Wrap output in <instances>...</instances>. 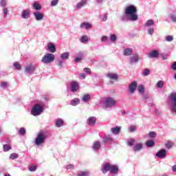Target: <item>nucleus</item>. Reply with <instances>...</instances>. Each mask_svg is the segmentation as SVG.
I'll return each instance as SVG.
<instances>
[{
  "mask_svg": "<svg viewBox=\"0 0 176 176\" xmlns=\"http://www.w3.org/2000/svg\"><path fill=\"white\" fill-rule=\"evenodd\" d=\"M124 13L127 21H138V10L135 6H128L126 7L124 9Z\"/></svg>",
  "mask_w": 176,
  "mask_h": 176,
  "instance_id": "nucleus-1",
  "label": "nucleus"
},
{
  "mask_svg": "<svg viewBox=\"0 0 176 176\" xmlns=\"http://www.w3.org/2000/svg\"><path fill=\"white\" fill-rule=\"evenodd\" d=\"M45 107V102H43L42 101L37 102V104L34 105L31 110L32 115L33 116H40V115L43 113Z\"/></svg>",
  "mask_w": 176,
  "mask_h": 176,
  "instance_id": "nucleus-2",
  "label": "nucleus"
},
{
  "mask_svg": "<svg viewBox=\"0 0 176 176\" xmlns=\"http://www.w3.org/2000/svg\"><path fill=\"white\" fill-rule=\"evenodd\" d=\"M108 170H109L110 173L118 175L119 172V166L118 165H111V164L107 162L102 166V172L103 173H107Z\"/></svg>",
  "mask_w": 176,
  "mask_h": 176,
  "instance_id": "nucleus-3",
  "label": "nucleus"
},
{
  "mask_svg": "<svg viewBox=\"0 0 176 176\" xmlns=\"http://www.w3.org/2000/svg\"><path fill=\"white\" fill-rule=\"evenodd\" d=\"M46 138L47 135L45 132H38L34 140L35 144H36V146H41V144L45 143Z\"/></svg>",
  "mask_w": 176,
  "mask_h": 176,
  "instance_id": "nucleus-4",
  "label": "nucleus"
},
{
  "mask_svg": "<svg viewBox=\"0 0 176 176\" xmlns=\"http://www.w3.org/2000/svg\"><path fill=\"white\" fill-rule=\"evenodd\" d=\"M55 60V54H52V53H45L44 56H43L41 61L43 64H51Z\"/></svg>",
  "mask_w": 176,
  "mask_h": 176,
  "instance_id": "nucleus-5",
  "label": "nucleus"
},
{
  "mask_svg": "<svg viewBox=\"0 0 176 176\" xmlns=\"http://www.w3.org/2000/svg\"><path fill=\"white\" fill-rule=\"evenodd\" d=\"M117 101L113 97H107L103 104L106 108H113L116 107Z\"/></svg>",
  "mask_w": 176,
  "mask_h": 176,
  "instance_id": "nucleus-6",
  "label": "nucleus"
},
{
  "mask_svg": "<svg viewBox=\"0 0 176 176\" xmlns=\"http://www.w3.org/2000/svg\"><path fill=\"white\" fill-rule=\"evenodd\" d=\"M169 100L170 101L171 111L176 113V93H171L169 96Z\"/></svg>",
  "mask_w": 176,
  "mask_h": 176,
  "instance_id": "nucleus-7",
  "label": "nucleus"
},
{
  "mask_svg": "<svg viewBox=\"0 0 176 176\" xmlns=\"http://www.w3.org/2000/svg\"><path fill=\"white\" fill-rule=\"evenodd\" d=\"M80 89L79 83L76 81L70 82V91L72 93H76Z\"/></svg>",
  "mask_w": 176,
  "mask_h": 176,
  "instance_id": "nucleus-8",
  "label": "nucleus"
},
{
  "mask_svg": "<svg viewBox=\"0 0 176 176\" xmlns=\"http://www.w3.org/2000/svg\"><path fill=\"white\" fill-rule=\"evenodd\" d=\"M166 154L167 150H166V148H162L161 150H159L157 153H156L155 155L159 158H165V157H166Z\"/></svg>",
  "mask_w": 176,
  "mask_h": 176,
  "instance_id": "nucleus-9",
  "label": "nucleus"
},
{
  "mask_svg": "<svg viewBox=\"0 0 176 176\" xmlns=\"http://www.w3.org/2000/svg\"><path fill=\"white\" fill-rule=\"evenodd\" d=\"M34 17L36 21H43L44 19V15L43 12H40V11L33 12Z\"/></svg>",
  "mask_w": 176,
  "mask_h": 176,
  "instance_id": "nucleus-10",
  "label": "nucleus"
},
{
  "mask_svg": "<svg viewBox=\"0 0 176 176\" xmlns=\"http://www.w3.org/2000/svg\"><path fill=\"white\" fill-rule=\"evenodd\" d=\"M36 71L35 65H33V64H30L29 65H27L25 69V74H32Z\"/></svg>",
  "mask_w": 176,
  "mask_h": 176,
  "instance_id": "nucleus-11",
  "label": "nucleus"
},
{
  "mask_svg": "<svg viewBox=\"0 0 176 176\" xmlns=\"http://www.w3.org/2000/svg\"><path fill=\"white\" fill-rule=\"evenodd\" d=\"M138 82L133 81L129 86V93L133 94L135 93V89H137Z\"/></svg>",
  "mask_w": 176,
  "mask_h": 176,
  "instance_id": "nucleus-12",
  "label": "nucleus"
},
{
  "mask_svg": "<svg viewBox=\"0 0 176 176\" xmlns=\"http://www.w3.org/2000/svg\"><path fill=\"white\" fill-rule=\"evenodd\" d=\"M96 122V118L95 116H91V118H88L87 123L88 126H95Z\"/></svg>",
  "mask_w": 176,
  "mask_h": 176,
  "instance_id": "nucleus-13",
  "label": "nucleus"
},
{
  "mask_svg": "<svg viewBox=\"0 0 176 176\" xmlns=\"http://www.w3.org/2000/svg\"><path fill=\"white\" fill-rule=\"evenodd\" d=\"M31 12L30 10H23L21 13V17L23 19H29Z\"/></svg>",
  "mask_w": 176,
  "mask_h": 176,
  "instance_id": "nucleus-14",
  "label": "nucleus"
},
{
  "mask_svg": "<svg viewBox=\"0 0 176 176\" xmlns=\"http://www.w3.org/2000/svg\"><path fill=\"white\" fill-rule=\"evenodd\" d=\"M48 50L50 52L51 54H54V53L56 52V48L54 43L52 42L48 43Z\"/></svg>",
  "mask_w": 176,
  "mask_h": 176,
  "instance_id": "nucleus-15",
  "label": "nucleus"
},
{
  "mask_svg": "<svg viewBox=\"0 0 176 176\" xmlns=\"http://www.w3.org/2000/svg\"><path fill=\"white\" fill-rule=\"evenodd\" d=\"M133 50L131 47H125L123 50L124 56H131L133 54Z\"/></svg>",
  "mask_w": 176,
  "mask_h": 176,
  "instance_id": "nucleus-16",
  "label": "nucleus"
},
{
  "mask_svg": "<svg viewBox=\"0 0 176 176\" xmlns=\"http://www.w3.org/2000/svg\"><path fill=\"white\" fill-rule=\"evenodd\" d=\"M87 3V0H81L79 3H78L76 6V10H80V8H82L84 6H85Z\"/></svg>",
  "mask_w": 176,
  "mask_h": 176,
  "instance_id": "nucleus-17",
  "label": "nucleus"
},
{
  "mask_svg": "<svg viewBox=\"0 0 176 176\" xmlns=\"http://www.w3.org/2000/svg\"><path fill=\"white\" fill-rule=\"evenodd\" d=\"M107 76L111 80H118V75L117 74L109 73Z\"/></svg>",
  "mask_w": 176,
  "mask_h": 176,
  "instance_id": "nucleus-18",
  "label": "nucleus"
},
{
  "mask_svg": "<svg viewBox=\"0 0 176 176\" xmlns=\"http://www.w3.org/2000/svg\"><path fill=\"white\" fill-rule=\"evenodd\" d=\"M143 148V143H136L133 147V151H140Z\"/></svg>",
  "mask_w": 176,
  "mask_h": 176,
  "instance_id": "nucleus-19",
  "label": "nucleus"
},
{
  "mask_svg": "<svg viewBox=\"0 0 176 176\" xmlns=\"http://www.w3.org/2000/svg\"><path fill=\"white\" fill-rule=\"evenodd\" d=\"M138 60H140V57H139L138 54H134L133 56L130 57V63L131 64H133L134 63H138Z\"/></svg>",
  "mask_w": 176,
  "mask_h": 176,
  "instance_id": "nucleus-20",
  "label": "nucleus"
},
{
  "mask_svg": "<svg viewBox=\"0 0 176 176\" xmlns=\"http://www.w3.org/2000/svg\"><path fill=\"white\" fill-rule=\"evenodd\" d=\"M32 7H33V8H34V10H36V12H38V11H41V10H42V7H41V4H39V3H38V1H35L32 4Z\"/></svg>",
  "mask_w": 176,
  "mask_h": 176,
  "instance_id": "nucleus-21",
  "label": "nucleus"
},
{
  "mask_svg": "<svg viewBox=\"0 0 176 176\" xmlns=\"http://www.w3.org/2000/svg\"><path fill=\"white\" fill-rule=\"evenodd\" d=\"M80 102V98H74L73 100H71L70 104L72 105V107H76V105H79Z\"/></svg>",
  "mask_w": 176,
  "mask_h": 176,
  "instance_id": "nucleus-22",
  "label": "nucleus"
},
{
  "mask_svg": "<svg viewBox=\"0 0 176 176\" xmlns=\"http://www.w3.org/2000/svg\"><path fill=\"white\" fill-rule=\"evenodd\" d=\"M113 139L111 135H107V136H104V138H103V142L104 143H110L111 142H113Z\"/></svg>",
  "mask_w": 176,
  "mask_h": 176,
  "instance_id": "nucleus-23",
  "label": "nucleus"
},
{
  "mask_svg": "<svg viewBox=\"0 0 176 176\" xmlns=\"http://www.w3.org/2000/svg\"><path fill=\"white\" fill-rule=\"evenodd\" d=\"M121 126H113V128L111 129V131L112 133H114V135H118L120 132Z\"/></svg>",
  "mask_w": 176,
  "mask_h": 176,
  "instance_id": "nucleus-24",
  "label": "nucleus"
},
{
  "mask_svg": "<svg viewBox=\"0 0 176 176\" xmlns=\"http://www.w3.org/2000/svg\"><path fill=\"white\" fill-rule=\"evenodd\" d=\"M153 25H155V22L153 19H148L144 24V26L148 27V28H151V27H153Z\"/></svg>",
  "mask_w": 176,
  "mask_h": 176,
  "instance_id": "nucleus-25",
  "label": "nucleus"
},
{
  "mask_svg": "<svg viewBox=\"0 0 176 176\" xmlns=\"http://www.w3.org/2000/svg\"><path fill=\"white\" fill-rule=\"evenodd\" d=\"M159 54L160 53L158 50H153L152 52H150V53L148 54V56L151 58H155L158 57Z\"/></svg>",
  "mask_w": 176,
  "mask_h": 176,
  "instance_id": "nucleus-26",
  "label": "nucleus"
},
{
  "mask_svg": "<svg viewBox=\"0 0 176 176\" xmlns=\"http://www.w3.org/2000/svg\"><path fill=\"white\" fill-rule=\"evenodd\" d=\"M100 147H101V144H100V142H98V141L94 142V143L92 146L93 150H95V151L99 150Z\"/></svg>",
  "mask_w": 176,
  "mask_h": 176,
  "instance_id": "nucleus-27",
  "label": "nucleus"
},
{
  "mask_svg": "<svg viewBox=\"0 0 176 176\" xmlns=\"http://www.w3.org/2000/svg\"><path fill=\"white\" fill-rule=\"evenodd\" d=\"M83 56H84V54L82 52H80V53H78V56L76 57V58H75L76 63H79V61L82 60Z\"/></svg>",
  "mask_w": 176,
  "mask_h": 176,
  "instance_id": "nucleus-28",
  "label": "nucleus"
},
{
  "mask_svg": "<svg viewBox=\"0 0 176 176\" xmlns=\"http://www.w3.org/2000/svg\"><path fill=\"white\" fill-rule=\"evenodd\" d=\"M64 121L62 119H58L56 121V127H63Z\"/></svg>",
  "mask_w": 176,
  "mask_h": 176,
  "instance_id": "nucleus-29",
  "label": "nucleus"
},
{
  "mask_svg": "<svg viewBox=\"0 0 176 176\" xmlns=\"http://www.w3.org/2000/svg\"><path fill=\"white\" fill-rule=\"evenodd\" d=\"M69 57V52H65L64 53H62V54H60V58H62V60H67Z\"/></svg>",
  "mask_w": 176,
  "mask_h": 176,
  "instance_id": "nucleus-30",
  "label": "nucleus"
},
{
  "mask_svg": "<svg viewBox=\"0 0 176 176\" xmlns=\"http://www.w3.org/2000/svg\"><path fill=\"white\" fill-rule=\"evenodd\" d=\"M90 98H91L90 94H85L82 98V101L83 102H87V101L90 100Z\"/></svg>",
  "mask_w": 176,
  "mask_h": 176,
  "instance_id": "nucleus-31",
  "label": "nucleus"
},
{
  "mask_svg": "<svg viewBox=\"0 0 176 176\" xmlns=\"http://www.w3.org/2000/svg\"><path fill=\"white\" fill-rule=\"evenodd\" d=\"M88 41L89 38L87 35H82L80 38V42H82V43H86Z\"/></svg>",
  "mask_w": 176,
  "mask_h": 176,
  "instance_id": "nucleus-32",
  "label": "nucleus"
},
{
  "mask_svg": "<svg viewBox=\"0 0 176 176\" xmlns=\"http://www.w3.org/2000/svg\"><path fill=\"white\" fill-rule=\"evenodd\" d=\"M80 27V28H91V25H90V23H87V22H82Z\"/></svg>",
  "mask_w": 176,
  "mask_h": 176,
  "instance_id": "nucleus-33",
  "label": "nucleus"
},
{
  "mask_svg": "<svg viewBox=\"0 0 176 176\" xmlns=\"http://www.w3.org/2000/svg\"><path fill=\"white\" fill-rule=\"evenodd\" d=\"M138 92L140 94H144V91H145V89L143 86V85H140L138 87Z\"/></svg>",
  "mask_w": 176,
  "mask_h": 176,
  "instance_id": "nucleus-34",
  "label": "nucleus"
},
{
  "mask_svg": "<svg viewBox=\"0 0 176 176\" xmlns=\"http://www.w3.org/2000/svg\"><path fill=\"white\" fill-rule=\"evenodd\" d=\"M109 38H110V41L111 42H116V41L118 39V36H117V35H116V34H111Z\"/></svg>",
  "mask_w": 176,
  "mask_h": 176,
  "instance_id": "nucleus-35",
  "label": "nucleus"
},
{
  "mask_svg": "<svg viewBox=\"0 0 176 176\" xmlns=\"http://www.w3.org/2000/svg\"><path fill=\"white\" fill-rule=\"evenodd\" d=\"M19 155L17 153H12L10 155V160H16V158H19Z\"/></svg>",
  "mask_w": 176,
  "mask_h": 176,
  "instance_id": "nucleus-36",
  "label": "nucleus"
},
{
  "mask_svg": "<svg viewBox=\"0 0 176 176\" xmlns=\"http://www.w3.org/2000/svg\"><path fill=\"white\" fill-rule=\"evenodd\" d=\"M154 144H155V142L153 140H148L146 143V145L147 146V147H153Z\"/></svg>",
  "mask_w": 176,
  "mask_h": 176,
  "instance_id": "nucleus-37",
  "label": "nucleus"
},
{
  "mask_svg": "<svg viewBox=\"0 0 176 176\" xmlns=\"http://www.w3.org/2000/svg\"><path fill=\"white\" fill-rule=\"evenodd\" d=\"M150 74H151V71H150V69H148V68H146V69L143 71V72H142V75H143L144 76H148V75H150Z\"/></svg>",
  "mask_w": 176,
  "mask_h": 176,
  "instance_id": "nucleus-38",
  "label": "nucleus"
},
{
  "mask_svg": "<svg viewBox=\"0 0 176 176\" xmlns=\"http://www.w3.org/2000/svg\"><path fill=\"white\" fill-rule=\"evenodd\" d=\"M3 148L4 151H9V150H11L12 147L10 146V144H3Z\"/></svg>",
  "mask_w": 176,
  "mask_h": 176,
  "instance_id": "nucleus-39",
  "label": "nucleus"
},
{
  "mask_svg": "<svg viewBox=\"0 0 176 176\" xmlns=\"http://www.w3.org/2000/svg\"><path fill=\"white\" fill-rule=\"evenodd\" d=\"M14 67L16 69H21V65H20L18 61H15V63H14Z\"/></svg>",
  "mask_w": 176,
  "mask_h": 176,
  "instance_id": "nucleus-40",
  "label": "nucleus"
},
{
  "mask_svg": "<svg viewBox=\"0 0 176 176\" xmlns=\"http://www.w3.org/2000/svg\"><path fill=\"white\" fill-rule=\"evenodd\" d=\"M19 133L20 135H24L26 133V129L25 128H20L19 131Z\"/></svg>",
  "mask_w": 176,
  "mask_h": 176,
  "instance_id": "nucleus-41",
  "label": "nucleus"
},
{
  "mask_svg": "<svg viewBox=\"0 0 176 176\" xmlns=\"http://www.w3.org/2000/svg\"><path fill=\"white\" fill-rule=\"evenodd\" d=\"M36 169H37L36 165H31L29 168V170H30V172H35Z\"/></svg>",
  "mask_w": 176,
  "mask_h": 176,
  "instance_id": "nucleus-42",
  "label": "nucleus"
},
{
  "mask_svg": "<svg viewBox=\"0 0 176 176\" xmlns=\"http://www.w3.org/2000/svg\"><path fill=\"white\" fill-rule=\"evenodd\" d=\"M59 0H52L51 6L56 7L58 4Z\"/></svg>",
  "mask_w": 176,
  "mask_h": 176,
  "instance_id": "nucleus-43",
  "label": "nucleus"
},
{
  "mask_svg": "<svg viewBox=\"0 0 176 176\" xmlns=\"http://www.w3.org/2000/svg\"><path fill=\"white\" fill-rule=\"evenodd\" d=\"M164 82L163 80H159L157 83V87L161 89L162 87H164Z\"/></svg>",
  "mask_w": 176,
  "mask_h": 176,
  "instance_id": "nucleus-44",
  "label": "nucleus"
},
{
  "mask_svg": "<svg viewBox=\"0 0 176 176\" xmlns=\"http://www.w3.org/2000/svg\"><path fill=\"white\" fill-rule=\"evenodd\" d=\"M169 18L170 19V20L172 21H175V23H176V15H175V14H170L169 15Z\"/></svg>",
  "mask_w": 176,
  "mask_h": 176,
  "instance_id": "nucleus-45",
  "label": "nucleus"
},
{
  "mask_svg": "<svg viewBox=\"0 0 176 176\" xmlns=\"http://www.w3.org/2000/svg\"><path fill=\"white\" fill-rule=\"evenodd\" d=\"M135 142V139H129L127 142V144H129V146H133L134 143Z\"/></svg>",
  "mask_w": 176,
  "mask_h": 176,
  "instance_id": "nucleus-46",
  "label": "nucleus"
},
{
  "mask_svg": "<svg viewBox=\"0 0 176 176\" xmlns=\"http://www.w3.org/2000/svg\"><path fill=\"white\" fill-rule=\"evenodd\" d=\"M7 0H0V6L4 8L6 6Z\"/></svg>",
  "mask_w": 176,
  "mask_h": 176,
  "instance_id": "nucleus-47",
  "label": "nucleus"
},
{
  "mask_svg": "<svg viewBox=\"0 0 176 176\" xmlns=\"http://www.w3.org/2000/svg\"><path fill=\"white\" fill-rule=\"evenodd\" d=\"M173 39H174V36H173V35H167L166 36V41H168V42L173 41Z\"/></svg>",
  "mask_w": 176,
  "mask_h": 176,
  "instance_id": "nucleus-48",
  "label": "nucleus"
},
{
  "mask_svg": "<svg viewBox=\"0 0 176 176\" xmlns=\"http://www.w3.org/2000/svg\"><path fill=\"white\" fill-rule=\"evenodd\" d=\"M148 136H150V138H156L157 133H156V132L153 131L148 133Z\"/></svg>",
  "mask_w": 176,
  "mask_h": 176,
  "instance_id": "nucleus-49",
  "label": "nucleus"
},
{
  "mask_svg": "<svg viewBox=\"0 0 176 176\" xmlns=\"http://www.w3.org/2000/svg\"><path fill=\"white\" fill-rule=\"evenodd\" d=\"M78 176H89V172H80L78 173Z\"/></svg>",
  "mask_w": 176,
  "mask_h": 176,
  "instance_id": "nucleus-50",
  "label": "nucleus"
},
{
  "mask_svg": "<svg viewBox=\"0 0 176 176\" xmlns=\"http://www.w3.org/2000/svg\"><path fill=\"white\" fill-rule=\"evenodd\" d=\"M148 34H149L150 35H152V34H154L155 30H154L153 26H151V28H148Z\"/></svg>",
  "mask_w": 176,
  "mask_h": 176,
  "instance_id": "nucleus-51",
  "label": "nucleus"
},
{
  "mask_svg": "<svg viewBox=\"0 0 176 176\" xmlns=\"http://www.w3.org/2000/svg\"><path fill=\"white\" fill-rule=\"evenodd\" d=\"M8 83L7 82H2L1 84H0V87H3V89H6V87H8Z\"/></svg>",
  "mask_w": 176,
  "mask_h": 176,
  "instance_id": "nucleus-52",
  "label": "nucleus"
},
{
  "mask_svg": "<svg viewBox=\"0 0 176 176\" xmlns=\"http://www.w3.org/2000/svg\"><path fill=\"white\" fill-rule=\"evenodd\" d=\"M108 36L107 35H102L101 38L102 42H107Z\"/></svg>",
  "mask_w": 176,
  "mask_h": 176,
  "instance_id": "nucleus-53",
  "label": "nucleus"
},
{
  "mask_svg": "<svg viewBox=\"0 0 176 176\" xmlns=\"http://www.w3.org/2000/svg\"><path fill=\"white\" fill-rule=\"evenodd\" d=\"M172 146H173L172 142H167V143H166V146L167 148H171Z\"/></svg>",
  "mask_w": 176,
  "mask_h": 176,
  "instance_id": "nucleus-54",
  "label": "nucleus"
},
{
  "mask_svg": "<svg viewBox=\"0 0 176 176\" xmlns=\"http://www.w3.org/2000/svg\"><path fill=\"white\" fill-rule=\"evenodd\" d=\"M120 20L122 21H127V16H126V14L124 13V15H121Z\"/></svg>",
  "mask_w": 176,
  "mask_h": 176,
  "instance_id": "nucleus-55",
  "label": "nucleus"
},
{
  "mask_svg": "<svg viewBox=\"0 0 176 176\" xmlns=\"http://www.w3.org/2000/svg\"><path fill=\"white\" fill-rule=\"evenodd\" d=\"M170 68L171 69L176 70V61H174V63L170 65Z\"/></svg>",
  "mask_w": 176,
  "mask_h": 176,
  "instance_id": "nucleus-56",
  "label": "nucleus"
},
{
  "mask_svg": "<svg viewBox=\"0 0 176 176\" xmlns=\"http://www.w3.org/2000/svg\"><path fill=\"white\" fill-rule=\"evenodd\" d=\"M3 12L4 14V18H6L8 15V8H6V7H4V8H3Z\"/></svg>",
  "mask_w": 176,
  "mask_h": 176,
  "instance_id": "nucleus-57",
  "label": "nucleus"
},
{
  "mask_svg": "<svg viewBox=\"0 0 176 176\" xmlns=\"http://www.w3.org/2000/svg\"><path fill=\"white\" fill-rule=\"evenodd\" d=\"M136 128L135 126H134V125H131L130 128H129V131L131 132H134V131H135Z\"/></svg>",
  "mask_w": 176,
  "mask_h": 176,
  "instance_id": "nucleus-58",
  "label": "nucleus"
},
{
  "mask_svg": "<svg viewBox=\"0 0 176 176\" xmlns=\"http://www.w3.org/2000/svg\"><path fill=\"white\" fill-rule=\"evenodd\" d=\"M84 71L87 74H91V71L90 68H88V67L84 68Z\"/></svg>",
  "mask_w": 176,
  "mask_h": 176,
  "instance_id": "nucleus-59",
  "label": "nucleus"
},
{
  "mask_svg": "<svg viewBox=\"0 0 176 176\" xmlns=\"http://www.w3.org/2000/svg\"><path fill=\"white\" fill-rule=\"evenodd\" d=\"M107 19H108V15H107V14H104V15H103L102 21H107Z\"/></svg>",
  "mask_w": 176,
  "mask_h": 176,
  "instance_id": "nucleus-60",
  "label": "nucleus"
},
{
  "mask_svg": "<svg viewBox=\"0 0 176 176\" xmlns=\"http://www.w3.org/2000/svg\"><path fill=\"white\" fill-rule=\"evenodd\" d=\"M58 65H59L60 67H63V58H62V60H58Z\"/></svg>",
  "mask_w": 176,
  "mask_h": 176,
  "instance_id": "nucleus-61",
  "label": "nucleus"
},
{
  "mask_svg": "<svg viewBox=\"0 0 176 176\" xmlns=\"http://www.w3.org/2000/svg\"><path fill=\"white\" fill-rule=\"evenodd\" d=\"M162 57L164 60H166L168 58L167 54H162Z\"/></svg>",
  "mask_w": 176,
  "mask_h": 176,
  "instance_id": "nucleus-62",
  "label": "nucleus"
},
{
  "mask_svg": "<svg viewBox=\"0 0 176 176\" xmlns=\"http://www.w3.org/2000/svg\"><path fill=\"white\" fill-rule=\"evenodd\" d=\"M43 99H44L45 101H49V100H50L49 96H43Z\"/></svg>",
  "mask_w": 176,
  "mask_h": 176,
  "instance_id": "nucleus-63",
  "label": "nucleus"
},
{
  "mask_svg": "<svg viewBox=\"0 0 176 176\" xmlns=\"http://www.w3.org/2000/svg\"><path fill=\"white\" fill-rule=\"evenodd\" d=\"M172 170L173 172H176V165H173V166L172 167Z\"/></svg>",
  "mask_w": 176,
  "mask_h": 176,
  "instance_id": "nucleus-64",
  "label": "nucleus"
}]
</instances>
